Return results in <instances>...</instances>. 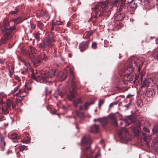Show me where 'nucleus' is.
<instances>
[{
    "label": "nucleus",
    "mask_w": 158,
    "mask_h": 158,
    "mask_svg": "<svg viewBox=\"0 0 158 158\" xmlns=\"http://www.w3.org/2000/svg\"><path fill=\"white\" fill-rule=\"evenodd\" d=\"M125 0H115L110 2H99L92 8L93 13L96 15H98L100 17L108 16L110 15V11L112 7L118 3H119L120 4L118 9L119 11L125 14L127 11V7L125 5Z\"/></svg>",
    "instance_id": "1"
},
{
    "label": "nucleus",
    "mask_w": 158,
    "mask_h": 158,
    "mask_svg": "<svg viewBox=\"0 0 158 158\" xmlns=\"http://www.w3.org/2000/svg\"><path fill=\"white\" fill-rule=\"evenodd\" d=\"M56 72V70L55 69H52L42 74L41 77L40 75H36L33 73L31 75V77L32 79L37 82L44 83L46 80L54 77Z\"/></svg>",
    "instance_id": "2"
},
{
    "label": "nucleus",
    "mask_w": 158,
    "mask_h": 158,
    "mask_svg": "<svg viewBox=\"0 0 158 158\" xmlns=\"http://www.w3.org/2000/svg\"><path fill=\"white\" fill-rule=\"evenodd\" d=\"M30 52L29 54V57L33 64H38L40 61L38 60L36 58L37 50L35 47L32 46H29Z\"/></svg>",
    "instance_id": "3"
},
{
    "label": "nucleus",
    "mask_w": 158,
    "mask_h": 158,
    "mask_svg": "<svg viewBox=\"0 0 158 158\" xmlns=\"http://www.w3.org/2000/svg\"><path fill=\"white\" fill-rule=\"evenodd\" d=\"M66 71L67 74H69V82L71 83V85L73 87V88H75L77 81L72 69L69 68Z\"/></svg>",
    "instance_id": "4"
},
{
    "label": "nucleus",
    "mask_w": 158,
    "mask_h": 158,
    "mask_svg": "<svg viewBox=\"0 0 158 158\" xmlns=\"http://www.w3.org/2000/svg\"><path fill=\"white\" fill-rule=\"evenodd\" d=\"M134 70V69L131 66H128L125 69H122L119 73L123 77L127 76V78H129V81H131L133 80L132 77L130 75L131 73Z\"/></svg>",
    "instance_id": "5"
},
{
    "label": "nucleus",
    "mask_w": 158,
    "mask_h": 158,
    "mask_svg": "<svg viewBox=\"0 0 158 158\" xmlns=\"http://www.w3.org/2000/svg\"><path fill=\"white\" fill-rule=\"evenodd\" d=\"M16 29V27L14 25L8 28L4 29L5 33L3 36V40H9L12 37V33L13 31Z\"/></svg>",
    "instance_id": "6"
},
{
    "label": "nucleus",
    "mask_w": 158,
    "mask_h": 158,
    "mask_svg": "<svg viewBox=\"0 0 158 158\" xmlns=\"http://www.w3.org/2000/svg\"><path fill=\"white\" fill-rule=\"evenodd\" d=\"M52 40L49 37H48L43 41L42 42L39 44V47L41 48L44 49L49 47H51L53 45L52 43Z\"/></svg>",
    "instance_id": "7"
},
{
    "label": "nucleus",
    "mask_w": 158,
    "mask_h": 158,
    "mask_svg": "<svg viewBox=\"0 0 158 158\" xmlns=\"http://www.w3.org/2000/svg\"><path fill=\"white\" fill-rule=\"evenodd\" d=\"M92 143V140L91 137L89 135H85L84 136L81 140V143L82 145L89 144V145L86 147L85 148L89 146H90V144ZM91 147V146H90ZM91 149V148L90 147Z\"/></svg>",
    "instance_id": "8"
},
{
    "label": "nucleus",
    "mask_w": 158,
    "mask_h": 158,
    "mask_svg": "<svg viewBox=\"0 0 158 158\" xmlns=\"http://www.w3.org/2000/svg\"><path fill=\"white\" fill-rule=\"evenodd\" d=\"M94 152V151L91 150L90 147L89 146L85 148L82 153L85 155L87 158H93L92 154Z\"/></svg>",
    "instance_id": "9"
},
{
    "label": "nucleus",
    "mask_w": 158,
    "mask_h": 158,
    "mask_svg": "<svg viewBox=\"0 0 158 158\" xmlns=\"http://www.w3.org/2000/svg\"><path fill=\"white\" fill-rule=\"evenodd\" d=\"M90 43L89 40L83 41L80 44L79 49L81 52H83L88 49Z\"/></svg>",
    "instance_id": "10"
},
{
    "label": "nucleus",
    "mask_w": 158,
    "mask_h": 158,
    "mask_svg": "<svg viewBox=\"0 0 158 158\" xmlns=\"http://www.w3.org/2000/svg\"><path fill=\"white\" fill-rule=\"evenodd\" d=\"M36 58L38 60L40 61V62L38 64H33L36 67L39 65L41 63L42 60L45 61L47 57L46 54L44 53H40V55H37Z\"/></svg>",
    "instance_id": "11"
},
{
    "label": "nucleus",
    "mask_w": 158,
    "mask_h": 158,
    "mask_svg": "<svg viewBox=\"0 0 158 158\" xmlns=\"http://www.w3.org/2000/svg\"><path fill=\"white\" fill-rule=\"evenodd\" d=\"M64 94V92L62 89H58L56 91L55 94H54L55 98H57L59 96L62 98Z\"/></svg>",
    "instance_id": "12"
},
{
    "label": "nucleus",
    "mask_w": 158,
    "mask_h": 158,
    "mask_svg": "<svg viewBox=\"0 0 158 158\" xmlns=\"http://www.w3.org/2000/svg\"><path fill=\"white\" fill-rule=\"evenodd\" d=\"M129 5L131 10H134L138 6V2L137 0H133Z\"/></svg>",
    "instance_id": "13"
},
{
    "label": "nucleus",
    "mask_w": 158,
    "mask_h": 158,
    "mask_svg": "<svg viewBox=\"0 0 158 158\" xmlns=\"http://www.w3.org/2000/svg\"><path fill=\"white\" fill-rule=\"evenodd\" d=\"M94 120L95 122L98 121L101 123H102V126L103 127H104L108 123L107 119L106 118H98L94 119Z\"/></svg>",
    "instance_id": "14"
},
{
    "label": "nucleus",
    "mask_w": 158,
    "mask_h": 158,
    "mask_svg": "<svg viewBox=\"0 0 158 158\" xmlns=\"http://www.w3.org/2000/svg\"><path fill=\"white\" fill-rule=\"evenodd\" d=\"M76 94V91L74 89H73L67 95L68 97L70 100H71L75 98Z\"/></svg>",
    "instance_id": "15"
},
{
    "label": "nucleus",
    "mask_w": 158,
    "mask_h": 158,
    "mask_svg": "<svg viewBox=\"0 0 158 158\" xmlns=\"http://www.w3.org/2000/svg\"><path fill=\"white\" fill-rule=\"evenodd\" d=\"M99 126L96 124H94L91 126L90 131L92 133H96L99 131Z\"/></svg>",
    "instance_id": "16"
},
{
    "label": "nucleus",
    "mask_w": 158,
    "mask_h": 158,
    "mask_svg": "<svg viewBox=\"0 0 158 158\" xmlns=\"http://www.w3.org/2000/svg\"><path fill=\"white\" fill-rule=\"evenodd\" d=\"M155 93L156 91L153 89H150L146 92L147 96L149 98L153 96Z\"/></svg>",
    "instance_id": "17"
},
{
    "label": "nucleus",
    "mask_w": 158,
    "mask_h": 158,
    "mask_svg": "<svg viewBox=\"0 0 158 158\" xmlns=\"http://www.w3.org/2000/svg\"><path fill=\"white\" fill-rule=\"evenodd\" d=\"M9 137L13 140V142H16L20 138V136L16 134L13 133L10 135Z\"/></svg>",
    "instance_id": "18"
},
{
    "label": "nucleus",
    "mask_w": 158,
    "mask_h": 158,
    "mask_svg": "<svg viewBox=\"0 0 158 158\" xmlns=\"http://www.w3.org/2000/svg\"><path fill=\"white\" fill-rule=\"evenodd\" d=\"M24 20V19H23L22 18L19 17L17 18H14L10 20V22H13L15 23V24H17L21 23Z\"/></svg>",
    "instance_id": "19"
},
{
    "label": "nucleus",
    "mask_w": 158,
    "mask_h": 158,
    "mask_svg": "<svg viewBox=\"0 0 158 158\" xmlns=\"http://www.w3.org/2000/svg\"><path fill=\"white\" fill-rule=\"evenodd\" d=\"M123 27V25L120 22H117L115 23L114 27V30L116 31H118Z\"/></svg>",
    "instance_id": "20"
},
{
    "label": "nucleus",
    "mask_w": 158,
    "mask_h": 158,
    "mask_svg": "<svg viewBox=\"0 0 158 158\" xmlns=\"http://www.w3.org/2000/svg\"><path fill=\"white\" fill-rule=\"evenodd\" d=\"M111 120V123L115 127H117L118 123L115 117L113 115H111L110 117Z\"/></svg>",
    "instance_id": "21"
},
{
    "label": "nucleus",
    "mask_w": 158,
    "mask_h": 158,
    "mask_svg": "<svg viewBox=\"0 0 158 158\" xmlns=\"http://www.w3.org/2000/svg\"><path fill=\"white\" fill-rule=\"evenodd\" d=\"M21 61L23 62L24 64L27 67L26 71H28L29 70L31 71L32 70V68L31 67L29 63L25 60L23 59Z\"/></svg>",
    "instance_id": "22"
},
{
    "label": "nucleus",
    "mask_w": 158,
    "mask_h": 158,
    "mask_svg": "<svg viewBox=\"0 0 158 158\" xmlns=\"http://www.w3.org/2000/svg\"><path fill=\"white\" fill-rule=\"evenodd\" d=\"M58 78L61 81H63L65 79L66 75L62 71L60 72L58 74Z\"/></svg>",
    "instance_id": "23"
},
{
    "label": "nucleus",
    "mask_w": 158,
    "mask_h": 158,
    "mask_svg": "<svg viewBox=\"0 0 158 158\" xmlns=\"http://www.w3.org/2000/svg\"><path fill=\"white\" fill-rule=\"evenodd\" d=\"M125 17L124 13L120 14L117 15L114 19L115 21H121Z\"/></svg>",
    "instance_id": "24"
},
{
    "label": "nucleus",
    "mask_w": 158,
    "mask_h": 158,
    "mask_svg": "<svg viewBox=\"0 0 158 158\" xmlns=\"http://www.w3.org/2000/svg\"><path fill=\"white\" fill-rule=\"evenodd\" d=\"M124 135L125 136L127 137L128 135V131L125 128H123L122 129L121 131L119 133V135L121 136Z\"/></svg>",
    "instance_id": "25"
},
{
    "label": "nucleus",
    "mask_w": 158,
    "mask_h": 158,
    "mask_svg": "<svg viewBox=\"0 0 158 158\" xmlns=\"http://www.w3.org/2000/svg\"><path fill=\"white\" fill-rule=\"evenodd\" d=\"M94 103V102L93 101H90V102H86L84 104V109L85 110H87L88 109L89 106H90L93 104Z\"/></svg>",
    "instance_id": "26"
},
{
    "label": "nucleus",
    "mask_w": 158,
    "mask_h": 158,
    "mask_svg": "<svg viewBox=\"0 0 158 158\" xmlns=\"http://www.w3.org/2000/svg\"><path fill=\"white\" fill-rule=\"evenodd\" d=\"M138 5L142 6L148 4V0H137Z\"/></svg>",
    "instance_id": "27"
},
{
    "label": "nucleus",
    "mask_w": 158,
    "mask_h": 158,
    "mask_svg": "<svg viewBox=\"0 0 158 158\" xmlns=\"http://www.w3.org/2000/svg\"><path fill=\"white\" fill-rule=\"evenodd\" d=\"M152 80L151 79H145L144 80L143 82V84L142 85V86L144 87H148L149 85V83L150 82V81Z\"/></svg>",
    "instance_id": "28"
},
{
    "label": "nucleus",
    "mask_w": 158,
    "mask_h": 158,
    "mask_svg": "<svg viewBox=\"0 0 158 158\" xmlns=\"http://www.w3.org/2000/svg\"><path fill=\"white\" fill-rule=\"evenodd\" d=\"M5 137L0 135V144L2 146L5 147L6 145V143L5 140Z\"/></svg>",
    "instance_id": "29"
},
{
    "label": "nucleus",
    "mask_w": 158,
    "mask_h": 158,
    "mask_svg": "<svg viewBox=\"0 0 158 158\" xmlns=\"http://www.w3.org/2000/svg\"><path fill=\"white\" fill-rule=\"evenodd\" d=\"M23 92H25L26 93V94L25 95H23L22 96V97H20V98H21V100H20L22 101L23 99V98L26 96L28 94V92H26L25 91H22L21 89H20L19 90V92L17 93L16 94V96H19L20 95H21V94Z\"/></svg>",
    "instance_id": "30"
},
{
    "label": "nucleus",
    "mask_w": 158,
    "mask_h": 158,
    "mask_svg": "<svg viewBox=\"0 0 158 158\" xmlns=\"http://www.w3.org/2000/svg\"><path fill=\"white\" fill-rule=\"evenodd\" d=\"M9 108L6 105L2 106V110L3 114H6L9 111Z\"/></svg>",
    "instance_id": "31"
},
{
    "label": "nucleus",
    "mask_w": 158,
    "mask_h": 158,
    "mask_svg": "<svg viewBox=\"0 0 158 158\" xmlns=\"http://www.w3.org/2000/svg\"><path fill=\"white\" fill-rule=\"evenodd\" d=\"M94 32V31H90L86 32L85 33V39L89 38L90 36L93 34Z\"/></svg>",
    "instance_id": "32"
},
{
    "label": "nucleus",
    "mask_w": 158,
    "mask_h": 158,
    "mask_svg": "<svg viewBox=\"0 0 158 158\" xmlns=\"http://www.w3.org/2000/svg\"><path fill=\"white\" fill-rule=\"evenodd\" d=\"M44 25L40 21H38L37 22V27L40 30L43 31Z\"/></svg>",
    "instance_id": "33"
},
{
    "label": "nucleus",
    "mask_w": 158,
    "mask_h": 158,
    "mask_svg": "<svg viewBox=\"0 0 158 158\" xmlns=\"http://www.w3.org/2000/svg\"><path fill=\"white\" fill-rule=\"evenodd\" d=\"M82 100L81 98H78L75 100L74 102V104L75 107H77L78 105L81 103Z\"/></svg>",
    "instance_id": "34"
},
{
    "label": "nucleus",
    "mask_w": 158,
    "mask_h": 158,
    "mask_svg": "<svg viewBox=\"0 0 158 158\" xmlns=\"http://www.w3.org/2000/svg\"><path fill=\"white\" fill-rule=\"evenodd\" d=\"M152 131L154 134H155L157 136H158V126H154L153 129Z\"/></svg>",
    "instance_id": "35"
},
{
    "label": "nucleus",
    "mask_w": 158,
    "mask_h": 158,
    "mask_svg": "<svg viewBox=\"0 0 158 158\" xmlns=\"http://www.w3.org/2000/svg\"><path fill=\"white\" fill-rule=\"evenodd\" d=\"M19 11V9L17 7H16L14 11L11 10L10 11L9 14L11 15L16 14Z\"/></svg>",
    "instance_id": "36"
},
{
    "label": "nucleus",
    "mask_w": 158,
    "mask_h": 158,
    "mask_svg": "<svg viewBox=\"0 0 158 158\" xmlns=\"http://www.w3.org/2000/svg\"><path fill=\"white\" fill-rule=\"evenodd\" d=\"M19 148L20 151H23L24 150H27V147L24 145L20 146L19 147Z\"/></svg>",
    "instance_id": "37"
},
{
    "label": "nucleus",
    "mask_w": 158,
    "mask_h": 158,
    "mask_svg": "<svg viewBox=\"0 0 158 158\" xmlns=\"http://www.w3.org/2000/svg\"><path fill=\"white\" fill-rule=\"evenodd\" d=\"M40 33L37 32L35 33V39L37 40L38 41H39L40 40Z\"/></svg>",
    "instance_id": "38"
},
{
    "label": "nucleus",
    "mask_w": 158,
    "mask_h": 158,
    "mask_svg": "<svg viewBox=\"0 0 158 158\" xmlns=\"http://www.w3.org/2000/svg\"><path fill=\"white\" fill-rule=\"evenodd\" d=\"M104 100L103 99H101L99 100L98 103V108L99 109H100L102 105L104 103Z\"/></svg>",
    "instance_id": "39"
},
{
    "label": "nucleus",
    "mask_w": 158,
    "mask_h": 158,
    "mask_svg": "<svg viewBox=\"0 0 158 158\" xmlns=\"http://www.w3.org/2000/svg\"><path fill=\"white\" fill-rule=\"evenodd\" d=\"M6 96L3 93H0V98L1 99V101L2 102L4 98H5Z\"/></svg>",
    "instance_id": "40"
},
{
    "label": "nucleus",
    "mask_w": 158,
    "mask_h": 158,
    "mask_svg": "<svg viewBox=\"0 0 158 158\" xmlns=\"http://www.w3.org/2000/svg\"><path fill=\"white\" fill-rule=\"evenodd\" d=\"M25 87L28 90H31V87L30 85L28 82L25 84Z\"/></svg>",
    "instance_id": "41"
},
{
    "label": "nucleus",
    "mask_w": 158,
    "mask_h": 158,
    "mask_svg": "<svg viewBox=\"0 0 158 158\" xmlns=\"http://www.w3.org/2000/svg\"><path fill=\"white\" fill-rule=\"evenodd\" d=\"M97 44L96 42H93L91 45L92 48L94 49H96L97 48Z\"/></svg>",
    "instance_id": "42"
},
{
    "label": "nucleus",
    "mask_w": 158,
    "mask_h": 158,
    "mask_svg": "<svg viewBox=\"0 0 158 158\" xmlns=\"http://www.w3.org/2000/svg\"><path fill=\"white\" fill-rule=\"evenodd\" d=\"M133 133L136 135L138 134L139 131L138 130L135 128H132Z\"/></svg>",
    "instance_id": "43"
},
{
    "label": "nucleus",
    "mask_w": 158,
    "mask_h": 158,
    "mask_svg": "<svg viewBox=\"0 0 158 158\" xmlns=\"http://www.w3.org/2000/svg\"><path fill=\"white\" fill-rule=\"evenodd\" d=\"M12 102L8 100L7 101L6 104V106L7 107H8L10 108L11 106V105H12Z\"/></svg>",
    "instance_id": "44"
},
{
    "label": "nucleus",
    "mask_w": 158,
    "mask_h": 158,
    "mask_svg": "<svg viewBox=\"0 0 158 158\" xmlns=\"http://www.w3.org/2000/svg\"><path fill=\"white\" fill-rule=\"evenodd\" d=\"M3 37L1 39V40L0 42V45H2L3 44L6 43L7 41L8 40H3Z\"/></svg>",
    "instance_id": "45"
},
{
    "label": "nucleus",
    "mask_w": 158,
    "mask_h": 158,
    "mask_svg": "<svg viewBox=\"0 0 158 158\" xmlns=\"http://www.w3.org/2000/svg\"><path fill=\"white\" fill-rule=\"evenodd\" d=\"M76 114L77 116L79 117H82L83 115V113H82L80 112L79 111H76Z\"/></svg>",
    "instance_id": "46"
},
{
    "label": "nucleus",
    "mask_w": 158,
    "mask_h": 158,
    "mask_svg": "<svg viewBox=\"0 0 158 158\" xmlns=\"http://www.w3.org/2000/svg\"><path fill=\"white\" fill-rule=\"evenodd\" d=\"M118 103V102H115L110 103L109 105L110 108H111L113 106L116 105Z\"/></svg>",
    "instance_id": "47"
},
{
    "label": "nucleus",
    "mask_w": 158,
    "mask_h": 158,
    "mask_svg": "<svg viewBox=\"0 0 158 158\" xmlns=\"http://www.w3.org/2000/svg\"><path fill=\"white\" fill-rule=\"evenodd\" d=\"M30 140L29 139H27L26 140H22L21 141V142L23 143H28L30 142Z\"/></svg>",
    "instance_id": "48"
},
{
    "label": "nucleus",
    "mask_w": 158,
    "mask_h": 158,
    "mask_svg": "<svg viewBox=\"0 0 158 158\" xmlns=\"http://www.w3.org/2000/svg\"><path fill=\"white\" fill-rule=\"evenodd\" d=\"M143 131L145 132L149 133V130L145 127H144L143 128Z\"/></svg>",
    "instance_id": "49"
},
{
    "label": "nucleus",
    "mask_w": 158,
    "mask_h": 158,
    "mask_svg": "<svg viewBox=\"0 0 158 158\" xmlns=\"http://www.w3.org/2000/svg\"><path fill=\"white\" fill-rule=\"evenodd\" d=\"M62 22L60 21H57L55 23L56 25H60L62 24Z\"/></svg>",
    "instance_id": "50"
},
{
    "label": "nucleus",
    "mask_w": 158,
    "mask_h": 158,
    "mask_svg": "<svg viewBox=\"0 0 158 158\" xmlns=\"http://www.w3.org/2000/svg\"><path fill=\"white\" fill-rule=\"evenodd\" d=\"M100 155V150H99L98 152L96 154L94 158H97Z\"/></svg>",
    "instance_id": "51"
},
{
    "label": "nucleus",
    "mask_w": 158,
    "mask_h": 158,
    "mask_svg": "<svg viewBox=\"0 0 158 158\" xmlns=\"http://www.w3.org/2000/svg\"><path fill=\"white\" fill-rule=\"evenodd\" d=\"M30 25H31V29H34L35 28V27H36L35 25V24H34L33 23H31Z\"/></svg>",
    "instance_id": "52"
},
{
    "label": "nucleus",
    "mask_w": 158,
    "mask_h": 158,
    "mask_svg": "<svg viewBox=\"0 0 158 158\" xmlns=\"http://www.w3.org/2000/svg\"><path fill=\"white\" fill-rule=\"evenodd\" d=\"M15 79L17 80L18 81L20 82L21 81V80L19 78V77L18 76H15Z\"/></svg>",
    "instance_id": "53"
},
{
    "label": "nucleus",
    "mask_w": 158,
    "mask_h": 158,
    "mask_svg": "<svg viewBox=\"0 0 158 158\" xmlns=\"http://www.w3.org/2000/svg\"><path fill=\"white\" fill-rule=\"evenodd\" d=\"M140 59L139 58L138 59H137V60L135 62V64L136 65H137L138 63H140L139 62V60H140Z\"/></svg>",
    "instance_id": "54"
},
{
    "label": "nucleus",
    "mask_w": 158,
    "mask_h": 158,
    "mask_svg": "<svg viewBox=\"0 0 158 158\" xmlns=\"http://www.w3.org/2000/svg\"><path fill=\"white\" fill-rule=\"evenodd\" d=\"M19 89L18 87H16L12 91V92H13V93H15Z\"/></svg>",
    "instance_id": "55"
},
{
    "label": "nucleus",
    "mask_w": 158,
    "mask_h": 158,
    "mask_svg": "<svg viewBox=\"0 0 158 158\" xmlns=\"http://www.w3.org/2000/svg\"><path fill=\"white\" fill-rule=\"evenodd\" d=\"M4 119V117L2 115H0V121H1Z\"/></svg>",
    "instance_id": "56"
},
{
    "label": "nucleus",
    "mask_w": 158,
    "mask_h": 158,
    "mask_svg": "<svg viewBox=\"0 0 158 158\" xmlns=\"http://www.w3.org/2000/svg\"><path fill=\"white\" fill-rule=\"evenodd\" d=\"M93 23L94 25L95 26L97 25H98V23L97 22V21L95 20H94L93 21Z\"/></svg>",
    "instance_id": "57"
},
{
    "label": "nucleus",
    "mask_w": 158,
    "mask_h": 158,
    "mask_svg": "<svg viewBox=\"0 0 158 158\" xmlns=\"http://www.w3.org/2000/svg\"><path fill=\"white\" fill-rule=\"evenodd\" d=\"M126 2H127V3L129 4L133 0H125Z\"/></svg>",
    "instance_id": "58"
},
{
    "label": "nucleus",
    "mask_w": 158,
    "mask_h": 158,
    "mask_svg": "<svg viewBox=\"0 0 158 158\" xmlns=\"http://www.w3.org/2000/svg\"><path fill=\"white\" fill-rule=\"evenodd\" d=\"M11 105H12V108L13 109H15L16 107V104L15 103H12Z\"/></svg>",
    "instance_id": "59"
},
{
    "label": "nucleus",
    "mask_w": 158,
    "mask_h": 158,
    "mask_svg": "<svg viewBox=\"0 0 158 158\" xmlns=\"http://www.w3.org/2000/svg\"><path fill=\"white\" fill-rule=\"evenodd\" d=\"M1 60V59H0V64H4V60Z\"/></svg>",
    "instance_id": "60"
},
{
    "label": "nucleus",
    "mask_w": 158,
    "mask_h": 158,
    "mask_svg": "<svg viewBox=\"0 0 158 158\" xmlns=\"http://www.w3.org/2000/svg\"><path fill=\"white\" fill-rule=\"evenodd\" d=\"M130 106V104H128L126 105H125L124 106L126 107L127 109H128L129 108V106Z\"/></svg>",
    "instance_id": "61"
},
{
    "label": "nucleus",
    "mask_w": 158,
    "mask_h": 158,
    "mask_svg": "<svg viewBox=\"0 0 158 158\" xmlns=\"http://www.w3.org/2000/svg\"><path fill=\"white\" fill-rule=\"evenodd\" d=\"M24 134L25 135V136H27V137H28V136H29V134L28 133H27V132H25L24 133Z\"/></svg>",
    "instance_id": "62"
},
{
    "label": "nucleus",
    "mask_w": 158,
    "mask_h": 158,
    "mask_svg": "<svg viewBox=\"0 0 158 158\" xmlns=\"http://www.w3.org/2000/svg\"><path fill=\"white\" fill-rule=\"evenodd\" d=\"M132 95H128L127 96V98H130L132 97Z\"/></svg>",
    "instance_id": "63"
},
{
    "label": "nucleus",
    "mask_w": 158,
    "mask_h": 158,
    "mask_svg": "<svg viewBox=\"0 0 158 158\" xmlns=\"http://www.w3.org/2000/svg\"><path fill=\"white\" fill-rule=\"evenodd\" d=\"M79 109L82 110L83 109V107L81 106H80L79 107Z\"/></svg>",
    "instance_id": "64"
}]
</instances>
